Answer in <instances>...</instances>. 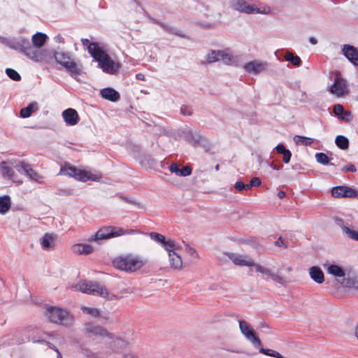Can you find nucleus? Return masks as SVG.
I'll use <instances>...</instances> for the list:
<instances>
[{"label":"nucleus","mask_w":358,"mask_h":358,"mask_svg":"<svg viewBox=\"0 0 358 358\" xmlns=\"http://www.w3.org/2000/svg\"><path fill=\"white\" fill-rule=\"evenodd\" d=\"M145 264L146 261L144 259L133 254L120 255L113 261V264L116 268L129 273L140 270Z\"/></svg>","instance_id":"f257e3e1"},{"label":"nucleus","mask_w":358,"mask_h":358,"mask_svg":"<svg viewBox=\"0 0 358 358\" xmlns=\"http://www.w3.org/2000/svg\"><path fill=\"white\" fill-rule=\"evenodd\" d=\"M7 45L12 49L23 52L34 62H42L46 59L47 51L33 48L28 39L20 38L16 41L8 42Z\"/></svg>","instance_id":"f03ea898"},{"label":"nucleus","mask_w":358,"mask_h":358,"mask_svg":"<svg viewBox=\"0 0 358 358\" xmlns=\"http://www.w3.org/2000/svg\"><path fill=\"white\" fill-rule=\"evenodd\" d=\"M75 288L83 293L99 296L108 300L117 299L115 294L109 293L105 286L96 281H81L76 285Z\"/></svg>","instance_id":"7ed1b4c3"},{"label":"nucleus","mask_w":358,"mask_h":358,"mask_svg":"<svg viewBox=\"0 0 358 358\" xmlns=\"http://www.w3.org/2000/svg\"><path fill=\"white\" fill-rule=\"evenodd\" d=\"M45 314L50 322L65 327L72 326L74 322L73 315L59 308L48 306L46 308Z\"/></svg>","instance_id":"20e7f679"},{"label":"nucleus","mask_w":358,"mask_h":358,"mask_svg":"<svg viewBox=\"0 0 358 358\" xmlns=\"http://www.w3.org/2000/svg\"><path fill=\"white\" fill-rule=\"evenodd\" d=\"M91 56L99 62V66L103 71L109 73H115L120 68L118 64H115L110 57L102 49L90 50Z\"/></svg>","instance_id":"39448f33"},{"label":"nucleus","mask_w":358,"mask_h":358,"mask_svg":"<svg viewBox=\"0 0 358 358\" xmlns=\"http://www.w3.org/2000/svg\"><path fill=\"white\" fill-rule=\"evenodd\" d=\"M137 232L134 229L124 230L122 228L115 227H105L101 228L95 234L92 235L89 238V241H97L117 237L124 234H131Z\"/></svg>","instance_id":"423d86ee"},{"label":"nucleus","mask_w":358,"mask_h":358,"mask_svg":"<svg viewBox=\"0 0 358 358\" xmlns=\"http://www.w3.org/2000/svg\"><path fill=\"white\" fill-rule=\"evenodd\" d=\"M60 173L73 177L78 180L86 182L87 180L97 181L101 177L94 176L90 172L76 169L69 163L61 166Z\"/></svg>","instance_id":"0eeeda50"},{"label":"nucleus","mask_w":358,"mask_h":358,"mask_svg":"<svg viewBox=\"0 0 358 358\" xmlns=\"http://www.w3.org/2000/svg\"><path fill=\"white\" fill-rule=\"evenodd\" d=\"M54 57L71 76H78L81 73V69L71 59L69 52L55 51Z\"/></svg>","instance_id":"6e6552de"},{"label":"nucleus","mask_w":358,"mask_h":358,"mask_svg":"<svg viewBox=\"0 0 358 358\" xmlns=\"http://www.w3.org/2000/svg\"><path fill=\"white\" fill-rule=\"evenodd\" d=\"M38 333V329L34 326H29L21 329H17L15 331V336L17 338L18 343H22L31 341L34 343H42L43 340H41L39 337L36 336Z\"/></svg>","instance_id":"1a4fd4ad"},{"label":"nucleus","mask_w":358,"mask_h":358,"mask_svg":"<svg viewBox=\"0 0 358 358\" xmlns=\"http://www.w3.org/2000/svg\"><path fill=\"white\" fill-rule=\"evenodd\" d=\"M232 8L238 11L245 13H264L268 14L271 12V8L268 6L263 8L260 10L254 5L249 4L243 0H232Z\"/></svg>","instance_id":"9d476101"},{"label":"nucleus","mask_w":358,"mask_h":358,"mask_svg":"<svg viewBox=\"0 0 358 358\" xmlns=\"http://www.w3.org/2000/svg\"><path fill=\"white\" fill-rule=\"evenodd\" d=\"M238 323L240 331L245 338L249 341L254 347L261 346L262 341L250 324L243 320H238Z\"/></svg>","instance_id":"9b49d317"},{"label":"nucleus","mask_w":358,"mask_h":358,"mask_svg":"<svg viewBox=\"0 0 358 358\" xmlns=\"http://www.w3.org/2000/svg\"><path fill=\"white\" fill-rule=\"evenodd\" d=\"M16 170L20 173L27 176L29 179L41 183L43 182V177L34 171L29 164L21 161L15 165Z\"/></svg>","instance_id":"f8f14e48"},{"label":"nucleus","mask_w":358,"mask_h":358,"mask_svg":"<svg viewBox=\"0 0 358 358\" xmlns=\"http://www.w3.org/2000/svg\"><path fill=\"white\" fill-rule=\"evenodd\" d=\"M149 236L152 240L160 244L166 251H171L172 249H178L179 246L171 238L166 239L165 236L157 232L149 233Z\"/></svg>","instance_id":"ddd939ff"},{"label":"nucleus","mask_w":358,"mask_h":358,"mask_svg":"<svg viewBox=\"0 0 358 358\" xmlns=\"http://www.w3.org/2000/svg\"><path fill=\"white\" fill-rule=\"evenodd\" d=\"M329 91L331 94L341 97L348 93L345 80L341 77L336 76L333 85L330 87Z\"/></svg>","instance_id":"4468645a"},{"label":"nucleus","mask_w":358,"mask_h":358,"mask_svg":"<svg viewBox=\"0 0 358 358\" xmlns=\"http://www.w3.org/2000/svg\"><path fill=\"white\" fill-rule=\"evenodd\" d=\"M331 195L335 198H355L357 196V192L347 186H337L331 189Z\"/></svg>","instance_id":"2eb2a0df"},{"label":"nucleus","mask_w":358,"mask_h":358,"mask_svg":"<svg viewBox=\"0 0 358 358\" xmlns=\"http://www.w3.org/2000/svg\"><path fill=\"white\" fill-rule=\"evenodd\" d=\"M253 266L255 268V271L257 272H259L264 275H266V276L271 278L273 281H275L282 285H286L287 281L282 276H281L277 273H273L271 271V270H270L269 268H267L259 264H255V265H253Z\"/></svg>","instance_id":"dca6fc26"},{"label":"nucleus","mask_w":358,"mask_h":358,"mask_svg":"<svg viewBox=\"0 0 358 358\" xmlns=\"http://www.w3.org/2000/svg\"><path fill=\"white\" fill-rule=\"evenodd\" d=\"M229 258L236 265L241 266H253L255 262L250 257L235 253H229Z\"/></svg>","instance_id":"f3484780"},{"label":"nucleus","mask_w":358,"mask_h":358,"mask_svg":"<svg viewBox=\"0 0 358 358\" xmlns=\"http://www.w3.org/2000/svg\"><path fill=\"white\" fill-rule=\"evenodd\" d=\"M243 68L248 73L259 74L266 69L267 63L254 60L246 63Z\"/></svg>","instance_id":"a211bd4d"},{"label":"nucleus","mask_w":358,"mask_h":358,"mask_svg":"<svg viewBox=\"0 0 358 358\" xmlns=\"http://www.w3.org/2000/svg\"><path fill=\"white\" fill-rule=\"evenodd\" d=\"M342 52L345 57L355 66H358V50L353 45L345 44Z\"/></svg>","instance_id":"6ab92c4d"},{"label":"nucleus","mask_w":358,"mask_h":358,"mask_svg":"<svg viewBox=\"0 0 358 358\" xmlns=\"http://www.w3.org/2000/svg\"><path fill=\"white\" fill-rule=\"evenodd\" d=\"M177 250L178 249H172L171 251H167L169 252L170 266L171 268L174 270H181L182 262L181 257L176 252Z\"/></svg>","instance_id":"aec40b11"},{"label":"nucleus","mask_w":358,"mask_h":358,"mask_svg":"<svg viewBox=\"0 0 358 358\" xmlns=\"http://www.w3.org/2000/svg\"><path fill=\"white\" fill-rule=\"evenodd\" d=\"M64 121L69 125H75L78 122L79 116L77 111L73 108H68L62 113Z\"/></svg>","instance_id":"412c9836"},{"label":"nucleus","mask_w":358,"mask_h":358,"mask_svg":"<svg viewBox=\"0 0 358 358\" xmlns=\"http://www.w3.org/2000/svg\"><path fill=\"white\" fill-rule=\"evenodd\" d=\"M85 329L87 333L95 336H99L101 337L109 336L110 338H112L111 334L108 332L106 329L100 326H94L92 324L87 323L85 325Z\"/></svg>","instance_id":"4be33fe9"},{"label":"nucleus","mask_w":358,"mask_h":358,"mask_svg":"<svg viewBox=\"0 0 358 358\" xmlns=\"http://www.w3.org/2000/svg\"><path fill=\"white\" fill-rule=\"evenodd\" d=\"M309 274L313 280L318 284H321L324 281V275L322 269L319 266H312L309 268Z\"/></svg>","instance_id":"5701e85b"},{"label":"nucleus","mask_w":358,"mask_h":358,"mask_svg":"<svg viewBox=\"0 0 358 358\" xmlns=\"http://www.w3.org/2000/svg\"><path fill=\"white\" fill-rule=\"evenodd\" d=\"M100 94L102 98L113 102L117 101L120 99V94L114 89L110 87L101 90Z\"/></svg>","instance_id":"b1692460"},{"label":"nucleus","mask_w":358,"mask_h":358,"mask_svg":"<svg viewBox=\"0 0 358 358\" xmlns=\"http://www.w3.org/2000/svg\"><path fill=\"white\" fill-rule=\"evenodd\" d=\"M169 171L179 176H188L192 173V169L189 166H185L182 169H180L178 165L176 163H173L170 165Z\"/></svg>","instance_id":"393cba45"},{"label":"nucleus","mask_w":358,"mask_h":358,"mask_svg":"<svg viewBox=\"0 0 358 358\" xmlns=\"http://www.w3.org/2000/svg\"><path fill=\"white\" fill-rule=\"evenodd\" d=\"M74 253L78 255H89L93 252L94 248L89 244H76L72 247Z\"/></svg>","instance_id":"a878e982"},{"label":"nucleus","mask_w":358,"mask_h":358,"mask_svg":"<svg viewBox=\"0 0 358 358\" xmlns=\"http://www.w3.org/2000/svg\"><path fill=\"white\" fill-rule=\"evenodd\" d=\"M47 38L48 37H47L46 34L41 33V32H38V33L34 34L32 36V38H31V41H32V43L34 45V46H32V47L36 49L40 50L39 48L44 45V43L46 41Z\"/></svg>","instance_id":"bb28decb"},{"label":"nucleus","mask_w":358,"mask_h":358,"mask_svg":"<svg viewBox=\"0 0 358 358\" xmlns=\"http://www.w3.org/2000/svg\"><path fill=\"white\" fill-rule=\"evenodd\" d=\"M275 149L278 153L283 155L282 161L285 164H288L290 162V159L292 157V152H290V150L286 149L285 145L282 144H278L275 147Z\"/></svg>","instance_id":"cd10ccee"},{"label":"nucleus","mask_w":358,"mask_h":358,"mask_svg":"<svg viewBox=\"0 0 358 358\" xmlns=\"http://www.w3.org/2000/svg\"><path fill=\"white\" fill-rule=\"evenodd\" d=\"M186 140L189 142V143L196 146L201 143L203 141L206 140V138L199 134L194 135L192 131H189L186 134Z\"/></svg>","instance_id":"c85d7f7f"},{"label":"nucleus","mask_w":358,"mask_h":358,"mask_svg":"<svg viewBox=\"0 0 358 358\" xmlns=\"http://www.w3.org/2000/svg\"><path fill=\"white\" fill-rule=\"evenodd\" d=\"M38 108L36 102L30 103L28 106L23 108L20 110V116L27 118L31 115L32 113L37 110Z\"/></svg>","instance_id":"c756f323"},{"label":"nucleus","mask_w":358,"mask_h":358,"mask_svg":"<svg viewBox=\"0 0 358 358\" xmlns=\"http://www.w3.org/2000/svg\"><path fill=\"white\" fill-rule=\"evenodd\" d=\"M11 202L9 196H0V213L5 214L10 208Z\"/></svg>","instance_id":"7c9ffc66"},{"label":"nucleus","mask_w":358,"mask_h":358,"mask_svg":"<svg viewBox=\"0 0 358 358\" xmlns=\"http://www.w3.org/2000/svg\"><path fill=\"white\" fill-rule=\"evenodd\" d=\"M154 22L156 24H159L164 30H165L166 31H167L169 33L177 35L182 38H188L185 34H182V32H180L179 31L174 29L173 27L169 26L166 24H164V23L162 22L159 20H154Z\"/></svg>","instance_id":"2f4dec72"},{"label":"nucleus","mask_w":358,"mask_h":358,"mask_svg":"<svg viewBox=\"0 0 358 358\" xmlns=\"http://www.w3.org/2000/svg\"><path fill=\"white\" fill-rule=\"evenodd\" d=\"M41 246L45 250H49L54 245V237L52 235L45 234L41 238Z\"/></svg>","instance_id":"473e14b6"},{"label":"nucleus","mask_w":358,"mask_h":358,"mask_svg":"<svg viewBox=\"0 0 358 358\" xmlns=\"http://www.w3.org/2000/svg\"><path fill=\"white\" fill-rule=\"evenodd\" d=\"M217 62L229 65L232 63V57L224 50H217Z\"/></svg>","instance_id":"72a5a7b5"},{"label":"nucleus","mask_w":358,"mask_h":358,"mask_svg":"<svg viewBox=\"0 0 358 358\" xmlns=\"http://www.w3.org/2000/svg\"><path fill=\"white\" fill-rule=\"evenodd\" d=\"M336 145L342 150L348 149L349 147V140L344 136L338 135L335 140Z\"/></svg>","instance_id":"f704fd0d"},{"label":"nucleus","mask_w":358,"mask_h":358,"mask_svg":"<svg viewBox=\"0 0 358 358\" xmlns=\"http://www.w3.org/2000/svg\"><path fill=\"white\" fill-rule=\"evenodd\" d=\"M285 59L296 66H299L301 64V58L297 55H294L292 52H287L285 55Z\"/></svg>","instance_id":"c9c22d12"},{"label":"nucleus","mask_w":358,"mask_h":358,"mask_svg":"<svg viewBox=\"0 0 358 358\" xmlns=\"http://www.w3.org/2000/svg\"><path fill=\"white\" fill-rule=\"evenodd\" d=\"M328 272L336 277H344L345 276V272L343 269L338 266V265H331L328 267L327 269Z\"/></svg>","instance_id":"e433bc0d"},{"label":"nucleus","mask_w":358,"mask_h":358,"mask_svg":"<svg viewBox=\"0 0 358 358\" xmlns=\"http://www.w3.org/2000/svg\"><path fill=\"white\" fill-rule=\"evenodd\" d=\"M294 141L296 144L301 143L304 145H310L314 142V140L311 138L303 137L299 135L294 136Z\"/></svg>","instance_id":"4c0bfd02"},{"label":"nucleus","mask_w":358,"mask_h":358,"mask_svg":"<svg viewBox=\"0 0 358 358\" xmlns=\"http://www.w3.org/2000/svg\"><path fill=\"white\" fill-rule=\"evenodd\" d=\"M341 228L348 238L358 241V231L351 229L345 225L342 226Z\"/></svg>","instance_id":"58836bf2"},{"label":"nucleus","mask_w":358,"mask_h":358,"mask_svg":"<svg viewBox=\"0 0 358 358\" xmlns=\"http://www.w3.org/2000/svg\"><path fill=\"white\" fill-rule=\"evenodd\" d=\"M113 346L117 350L124 349L129 345V341L121 338H116L115 340H113Z\"/></svg>","instance_id":"ea45409f"},{"label":"nucleus","mask_w":358,"mask_h":358,"mask_svg":"<svg viewBox=\"0 0 358 358\" xmlns=\"http://www.w3.org/2000/svg\"><path fill=\"white\" fill-rule=\"evenodd\" d=\"M5 164V162H3V165L1 166V174L3 177L12 179L14 176V171L11 167L6 166Z\"/></svg>","instance_id":"a19ab883"},{"label":"nucleus","mask_w":358,"mask_h":358,"mask_svg":"<svg viewBox=\"0 0 358 358\" xmlns=\"http://www.w3.org/2000/svg\"><path fill=\"white\" fill-rule=\"evenodd\" d=\"M81 42L83 46L87 47L88 52L90 53V50H96L101 49L99 44L95 42L90 43L87 38H82Z\"/></svg>","instance_id":"79ce46f5"},{"label":"nucleus","mask_w":358,"mask_h":358,"mask_svg":"<svg viewBox=\"0 0 358 358\" xmlns=\"http://www.w3.org/2000/svg\"><path fill=\"white\" fill-rule=\"evenodd\" d=\"M81 310L84 313L91 315L94 317H98L100 315V311L98 308H90L87 306H82Z\"/></svg>","instance_id":"37998d69"},{"label":"nucleus","mask_w":358,"mask_h":358,"mask_svg":"<svg viewBox=\"0 0 358 358\" xmlns=\"http://www.w3.org/2000/svg\"><path fill=\"white\" fill-rule=\"evenodd\" d=\"M7 76L13 80L20 81L21 80L20 75L14 69L8 68L6 70Z\"/></svg>","instance_id":"c03bdc74"},{"label":"nucleus","mask_w":358,"mask_h":358,"mask_svg":"<svg viewBox=\"0 0 358 358\" xmlns=\"http://www.w3.org/2000/svg\"><path fill=\"white\" fill-rule=\"evenodd\" d=\"M315 159L318 163L322 164L323 165H327L329 162L328 156L323 152L316 153Z\"/></svg>","instance_id":"a18cd8bd"},{"label":"nucleus","mask_w":358,"mask_h":358,"mask_svg":"<svg viewBox=\"0 0 358 358\" xmlns=\"http://www.w3.org/2000/svg\"><path fill=\"white\" fill-rule=\"evenodd\" d=\"M343 285L347 287H357L358 282L352 278H347L343 279Z\"/></svg>","instance_id":"49530a36"},{"label":"nucleus","mask_w":358,"mask_h":358,"mask_svg":"<svg viewBox=\"0 0 358 358\" xmlns=\"http://www.w3.org/2000/svg\"><path fill=\"white\" fill-rule=\"evenodd\" d=\"M80 352L83 355H84L87 358H96V355L90 349L85 347H80Z\"/></svg>","instance_id":"de8ad7c7"},{"label":"nucleus","mask_w":358,"mask_h":358,"mask_svg":"<svg viewBox=\"0 0 358 358\" xmlns=\"http://www.w3.org/2000/svg\"><path fill=\"white\" fill-rule=\"evenodd\" d=\"M217 50H211L206 56L208 63H213L217 62Z\"/></svg>","instance_id":"09e8293b"},{"label":"nucleus","mask_w":358,"mask_h":358,"mask_svg":"<svg viewBox=\"0 0 358 358\" xmlns=\"http://www.w3.org/2000/svg\"><path fill=\"white\" fill-rule=\"evenodd\" d=\"M344 111V108H343V106L341 104H336L334 106V113L338 115H341Z\"/></svg>","instance_id":"8fccbe9b"},{"label":"nucleus","mask_w":358,"mask_h":358,"mask_svg":"<svg viewBox=\"0 0 358 358\" xmlns=\"http://www.w3.org/2000/svg\"><path fill=\"white\" fill-rule=\"evenodd\" d=\"M342 171L344 172H355L356 168L353 164H349L346 165L345 166H344L342 169Z\"/></svg>","instance_id":"3c124183"},{"label":"nucleus","mask_w":358,"mask_h":358,"mask_svg":"<svg viewBox=\"0 0 358 358\" xmlns=\"http://www.w3.org/2000/svg\"><path fill=\"white\" fill-rule=\"evenodd\" d=\"M185 250L189 255H191L192 257L198 256V254H197L196 251L195 250V249H194L193 248H191L189 245H187Z\"/></svg>","instance_id":"603ef678"},{"label":"nucleus","mask_w":358,"mask_h":358,"mask_svg":"<svg viewBox=\"0 0 358 358\" xmlns=\"http://www.w3.org/2000/svg\"><path fill=\"white\" fill-rule=\"evenodd\" d=\"M275 245L276 246L282 247L284 248H287L288 247L282 237H280L278 240L275 242Z\"/></svg>","instance_id":"864d4df0"},{"label":"nucleus","mask_w":358,"mask_h":358,"mask_svg":"<svg viewBox=\"0 0 358 358\" xmlns=\"http://www.w3.org/2000/svg\"><path fill=\"white\" fill-rule=\"evenodd\" d=\"M261 185V180L259 178H252L250 180V186L258 187Z\"/></svg>","instance_id":"5fc2aeb1"},{"label":"nucleus","mask_w":358,"mask_h":358,"mask_svg":"<svg viewBox=\"0 0 358 358\" xmlns=\"http://www.w3.org/2000/svg\"><path fill=\"white\" fill-rule=\"evenodd\" d=\"M234 187L236 190L241 192L245 189V185L241 181H238L235 183Z\"/></svg>","instance_id":"6e6d98bb"},{"label":"nucleus","mask_w":358,"mask_h":358,"mask_svg":"<svg viewBox=\"0 0 358 358\" xmlns=\"http://www.w3.org/2000/svg\"><path fill=\"white\" fill-rule=\"evenodd\" d=\"M180 111L182 115H190L191 112L189 111V108L186 106H182L180 108Z\"/></svg>","instance_id":"4d7b16f0"},{"label":"nucleus","mask_w":358,"mask_h":358,"mask_svg":"<svg viewBox=\"0 0 358 358\" xmlns=\"http://www.w3.org/2000/svg\"><path fill=\"white\" fill-rule=\"evenodd\" d=\"M270 166L274 169V170H280V169H282L283 166L280 164V165H277V164H274L273 163L271 164Z\"/></svg>","instance_id":"13d9d810"},{"label":"nucleus","mask_w":358,"mask_h":358,"mask_svg":"<svg viewBox=\"0 0 358 358\" xmlns=\"http://www.w3.org/2000/svg\"><path fill=\"white\" fill-rule=\"evenodd\" d=\"M43 342L45 343L46 345L51 349L54 350L55 352H57V350H59L53 344H52L51 343L48 342V341H43Z\"/></svg>","instance_id":"bf43d9fd"},{"label":"nucleus","mask_w":358,"mask_h":358,"mask_svg":"<svg viewBox=\"0 0 358 358\" xmlns=\"http://www.w3.org/2000/svg\"><path fill=\"white\" fill-rule=\"evenodd\" d=\"M55 40L58 43H64V38L61 35H57L55 37Z\"/></svg>","instance_id":"052dcab7"},{"label":"nucleus","mask_w":358,"mask_h":358,"mask_svg":"<svg viewBox=\"0 0 358 358\" xmlns=\"http://www.w3.org/2000/svg\"><path fill=\"white\" fill-rule=\"evenodd\" d=\"M136 78L137 80H145V76L144 74L139 73L136 75Z\"/></svg>","instance_id":"680f3d73"},{"label":"nucleus","mask_w":358,"mask_h":358,"mask_svg":"<svg viewBox=\"0 0 358 358\" xmlns=\"http://www.w3.org/2000/svg\"><path fill=\"white\" fill-rule=\"evenodd\" d=\"M309 41L313 45H315L317 43V40L313 36L309 38Z\"/></svg>","instance_id":"e2e57ef3"},{"label":"nucleus","mask_w":358,"mask_h":358,"mask_svg":"<svg viewBox=\"0 0 358 358\" xmlns=\"http://www.w3.org/2000/svg\"><path fill=\"white\" fill-rule=\"evenodd\" d=\"M286 194L284 191H279L278 193V196L280 199H283L285 196Z\"/></svg>","instance_id":"0e129e2a"},{"label":"nucleus","mask_w":358,"mask_h":358,"mask_svg":"<svg viewBox=\"0 0 358 358\" xmlns=\"http://www.w3.org/2000/svg\"><path fill=\"white\" fill-rule=\"evenodd\" d=\"M121 198H122V200L125 201H126V202H127V203H135V202H134V201H131V200L129 199H128V198H127V197H123V196H122Z\"/></svg>","instance_id":"69168bd1"},{"label":"nucleus","mask_w":358,"mask_h":358,"mask_svg":"<svg viewBox=\"0 0 358 358\" xmlns=\"http://www.w3.org/2000/svg\"><path fill=\"white\" fill-rule=\"evenodd\" d=\"M345 115L347 116V117H350V118L347 119V121H350L352 119L351 113L350 112H346L345 113Z\"/></svg>","instance_id":"338daca9"},{"label":"nucleus","mask_w":358,"mask_h":358,"mask_svg":"<svg viewBox=\"0 0 358 358\" xmlns=\"http://www.w3.org/2000/svg\"><path fill=\"white\" fill-rule=\"evenodd\" d=\"M345 115L347 116V117H350V118L347 119V121H350L352 119L351 113L350 112H346L345 113Z\"/></svg>","instance_id":"774afa93"}]
</instances>
